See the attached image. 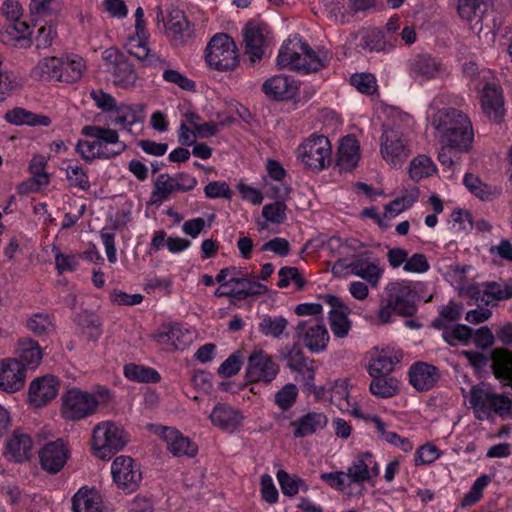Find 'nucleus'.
I'll return each mask as SVG.
<instances>
[{"label":"nucleus","mask_w":512,"mask_h":512,"mask_svg":"<svg viewBox=\"0 0 512 512\" xmlns=\"http://www.w3.org/2000/svg\"><path fill=\"white\" fill-rule=\"evenodd\" d=\"M102 498L95 489L81 488L73 496V512H102Z\"/></svg>","instance_id":"c9c22d12"},{"label":"nucleus","mask_w":512,"mask_h":512,"mask_svg":"<svg viewBox=\"0 0 512 512\" xmlns=\"http://www.w3.org/2000/svg\"><path fill=\"white\" fill-rule=\"evenodd\" d=\"M213 425L226 431H234L240 425V417L237 411L224 404H217L209 415Z\"/></svg>","instance_id":"58836bf2"},{"label":"nucleus","mask_w":512,"mask_h":512,"mask_svg":"<svg viewBox=\"0 0 512 512\" xmlns=\"http://www.w3.org/2000/svg\"><path fill=\"white\" fill-rule=\"evenodd\" d=\"M268 35L269 29L264 23L249 22L244 27L245 54L248 55L251 65L262 59Z\"/></svg>","instance_id":"dca6fc26"},{"label":"nucleus","mask_w":512,"mask_h":512,"mask_svg":"<svg viewBox=\"0 0 512 512\" xmlns=\"http://www.w3.org/2000/svg\"><path fill=\"white\" fill-rule=\"evenodd\" d=\"M279 365L262 350L254 351L248 358L246 378L250 382H272L279 373Z\"/></svg>","instance_id":"2eb2a0df"},{"label":"nucleus","mask_w":512,"mask_h":512,"mask_svg":"<svg viewBox=\"0 0 512 512\" xmlns=\"http://www.w3.org/2000/svg\"><path fill=\"white\" fill-rule=\"evenodd\" d=\"M58 390L59 382L54 376L36 378L29 387V401L35 406H43L56 397Z\"/></svg>","instance_id":"5701e85b"},{"label":"nucleus","mask_w":512,"mask_h":512,"mask_svg":"<svg viewBox=\"0 0 512 512\" xmlns=\"http://www.w3.org/2000/svg\"><path fill=\"white\" fill-rule=\"evenodd\" d=\"M102 58L114 85L122 88L135 85L138 75L133 64L122 52L115 48H108L103 52Z\"/></svg>","instance_id":"9b49d317"},{"label":"nucleus","mask_w":512,"mask_h":512,"mask_svg":"<svg viewBox=\"0 0 512 512\" xmlns=\"http://www.w3.org/2000/svg\"><path fill=\"white\" fill-rule=\"evenodd\" d=\"M373 462V455L369 452L362 453L348 467L346 473L349 484H360L371 480L369 466Z\"/></svg>","instance_id":"ea45409f"},{"label":"nucleus","mask_w":512,"mask_h":512,"mask_svg":"<svg viewBox=\"0 0 512 512\" xmlns=\"http://www.w3.org/2000/svg\"><path fill=\"white\" fill-rule=\"evenodd\" d=\"M30 13L34 17L51 16L59 10L58 0H31Z\"/></svg>","instance_id":"0e129e2a"},{"label":"nucleus","mask_w":512,"mask_h":512,"mask_svg":"<svg viewBox=\"0 0 512 512\" xmlns=\"http://www.w3.org/2000/svg\"><path fill=\"white\" fill-rule=\"evenodd\" d=\"M67 180L72 187L86 191L90 188L89 178L79 165H69L66 169Z\"/></svg>","instance_id":"052dcab7"},{"label":"nucleus","mask_w":512,"mask_h":512,"mask_svg":"<svg viewBox=\"0 0 512 512\" xmlns=\"http://www.w3.org/2000/svg\"><path fill=\"white\" fill-rule=\"evenodd\" d=\"M419 191L417 189L403 195L402 197L392 200L385 205V217H396L403 211L409 209L418 199Z\"/></svg>","instance_id":"603ef678"},{"label":"nucleus","mask_w":512,"mask_h":512,"mask_svg":"<svg viewBox=\"0 0 512 512\" xmlns=\"http://www.w3.org/2000/svg\"><path fill=\"white\" fill-rule=\"evenodd\" d=\"M205 59L213 69L233 70L239 64L238 50L234 40L225 33L214 35L206 47Z\"/></svg>","instance_id":"0eeeda50"},{"label":"nucleus","mask_w":512,"mask_h":512,"mask_svg":"<svg viewBox=\"0 0 512 512\" xmlns=\"http://www.w3.org/2000/svg\"><path fill=\"white\" fill-rule=\"evenodd\" d=\"M166 31L176 41L183 42L191 36V28L184 13L179 9H171L168 14Z\"/></svg>","instance_id":"a19ab883"},{"label":"nucleus","mask_w":512,"mask_h":512,"mask_svg":"<svg viewBox=\"0 0 512 512\" xmlns=\"http://www.w3.org/2000/svg\"><path fill=\"white\" fill-rule=\"evenodd\" d=\"M413 75L425 80L435 79L446 74V67L440 60L430 55H418L410 65Z\"/></svg>","instance_id":"7c9ffc66"},{"label":"nucleus","mask_w":512,"mask_h":512,"mask_svg":"<svg viewBox=\"0 0 512 512\" xmlns=\"http://www.w3.org/2000/svg\"><path fill=\"white\" fill-rule=\"evenodd\" d=\"M489 482L490 477L488 475H481L480 477H478L474 481L469 492L465 494L464 497L462 498L461 506L469 507L477 503L481 499L483 490L485 489V487H487Z\"/></svg>","instance_id":"13d9d810"},{"label":"nucleus","mask_w":512,"mask_h":512,"mask_svg":"<svg viewBox=\"0 0 512 512\" xmlns=\"http://www.w3.org/2000/svg\"><path fill=\"white\" fill-rule=\"evenodd\" d=\"M70 455L69 448L63 439L46 443L39 451L40 465L50 474L60 472Z\"/></svg>","instance_id":"f3484780"},{"label":"nucleus","mask_w":512,"mask_h":512,"mask_svg":"<svg viewBox=\"0 0 512 512\" xmlns=\"http://www.w3.org/2000/svg\"><path fill=\"white\" fill-rule=\"evenodd\" d=\"M98 405L99 401L94 394L71 388L62 396L61 413L67 420H81L94 414Z\"/></svg>","instance_id":"9d476101"},{"label":"nucleus","mask_w":512,"mask_h":512,"mask_svg":"<svg viewBox=\"0 0 512 512\" xmlns=\"http://www.w3.org/2000/svg\"><path fill=\"white\" fill-rule=\"evenodd\" d=\"M287 367L298 374L297 380L302 381L304 386H313L315 370L313 361L309 360L299 350L290 351L287 356Z\"/></svg>","instance_id":"2f4dec72"},{"label":"nucleus","mask_w":512,"mask_h":512,"mask_svg":"<svg viewBox=\"0 0 512 512\" xmlns=\"http://www.w3.org/2000/svg\"><path fill=\"white\" fill-rule=\"evenodd\" d=\"M288 320L283 316L262 315L258 324L259 332L265 337L282 338L287 330Z\"/></svg>","instance_id":"c03bdc74"},{"label":"nucleus","mask_w":512,"mask_h":512,"mask_svg":"<svg viewBox=\"0 0 512 512\" xmlns=\"http://www.w3.org/2000/svg\"><path fill=\"white\" fill-rule=\"evenodd\" d=\"M162 77L164 81L175 84L183 90H195L196 84L193 80L187 78L180 71L169 68L168 65L163 69Z\"/></svg>","instance_id":"680f3d73"},{"label":"nucleus","mask_w":512,"mask_h":512,"mask_svg":"<svg viewBox=\"0 0 512 512\" xmlns=\"http://www.w3.org/2000/svg\"><path fill=\"white\" fill-rule=\"evenodd\" d=\"M488 303L509 299L512 297V286L497 282L484 283Z\"/></svg>","instance_id":"e2e57ef3"},{"label":"nucleus","mask_w":512,"mask_h":512,"mask_svg":"<svg viewBox=\"0 0 512 512\" xmlns=\"http://www.w3.org/2000/svg\"><path fill=\"white\" fill-rule=\"evenodd\" d=\"M360 159L359 142L353 135L345 136L339 145L337 166L340 171H351L356 167Z\"/></svg>","instance_id":"473e14b6"},{"label":"nucleus","mask_w":512,"mask_h":512,"mask_svg":"<svg viewBox=\"0 0 512 512\" xmlns=\"http://www.w3.org/2000/svg\"><path fill=\"white\" fill-rule=\"evenodd\" d=\"M123 372L127 379L134 382L158 383L161 379L155 369L134 363L126 364Z\"/></svg>","instance_id":"49530a36"},{"label":"nucleus","mask_w":512,"mask_h":512,"mask_svg":"<svg viewBox=\"0 0 512 512\" xmlns=\"http://www.w3.org/2000/svg\"><path fill=\"white\" fill-rule=\"evenodd\" d=\"M296 156L305 167L321 171L331 163V143L323 135H312L298 146Z\"/></svg>","instance_id":"6e6552de"},{"label":"nucleus","mask_w":512,"mask_h":512,"mask_svg":"<svg viewBox=\"0 0 512 512\" xmlns=\"http://www.w3.org/2000/svg\"><path fill=\"white\" fill-rule=\"evenodd\" d=\"M324 304L330 307L328 312L329 325L335 337L344 338L351 329V322L348 319V309L340 298L326 294L320 297Z\"/></svg>","instance_id":"6ab92c4d"},{"label":"nucleus","mask_w":512,"mask_h":512,"mask_svg":"<svg viewBox=\"0 0 512 512\" xmlns=\"http://www.w3.org/2000/svg\"><path fill=\"white\" fill-rule=\"evenodd\" d=\"M445 95H437L431 101L427 118L437 132L440 144L454 146L459 152H468L472 147L474 131L469 117L459 109L441 107L446 104Z\"/></svg>","instance_id":"f257e3e1"},{"label":"nucleus","mask_w":512,"mask_h":512,"mask_svg":"<svg viewBox=\"0 0 512 512\" xmlns=\"http://www.w3.org/2000/svg\"><path fill=\"white\" fill-rule=\"evenodd\" d=\"M0 41L16 48L29 47L32 43L29 25L21 20L10 22L0 31Z\"/></svg>","instance_id":"cd10ccee"},{"label":"nucleus","mask_w":512,"mask_h":512,"mask_svg":"<svg viewBox=\"0 0 512 512\" xmlns=\"http://www.w3.org/2000/svg\"><path fill=\"white\" fill-rule=\"evenodd\" d=\"M371 255L372 252L364 251L355 255L350 262L339 259L334 263L332 272L339 274L342 270L349 269L352 275L360 277L372 287H376L383 276L384 269L379 266L376 260H372Z\"/></svg>","instance_id":"1a4fd4ad"},{"label":"nucleus","mask_w":512,"mask_h":512,"mask_svg":"<svg viewBox=\"0 0 512 512\" xmlns=\"http://www.w3.org/2000/svg\"><path fill=\"white\" fill-rule=\"evenodd\" d=\"M439 377L438 368L426 362H416L409 370L410 383L418 391L430 390Z\"/></svg>","instance_id":"bb28decb"},{"label":"nucleus","mask_w":512,"mask_h":512,"mask_svg":"<svg viewBox=\"0 0 512 512\" xmlns=\"http://www.w3.org/2000/svg\"><path fill=\"white\" fill-rule=\"evenodd\" d=\"M380 152L392 167L400 168L409 157L411 150L406 137L393 128H386L381 136Z\"/></svg>","instance_id":"f8f14e48"},{"label":"nucleus","mask_w":512,"mask_h":512,"mask_svg":"<svg viewBox=\"0 0 512 512\" xmlns=\"http://www.w3.org/2000/svg\"><path fill=\"white\" fill-rule=\"evenodd\" d=\"M26 369L16 359H5L0 364V389L14 393L24 386Z\"/></svg>","instance_id":"412c9836"},{"label":"nucleus","mask_w":512,"mask_h":512,"mask_svg":"<svg viewBox=\"0 0 512 512\" xmlns=\"http://www.w3.org/2000/svg\"><path fill=\"white\" fill-rule=\"evenodd\" d=\"M82 135L92 140H79L76 151L85 161L94 159H111L122 154L127 145L120 140L119 132L110 127L86 125L81 130Z\"/></svg>","instance_id":"f03ea898"},{"label":"nucleus","mask_w":512,"mask_h":512,"mask_svg":"<svg viewBox=\"0 0 512 512\" xmlns=\"http://www.w3.org/2000/svg\"><path fill=\"white\" fill-rule=\"evenodd\" d=\"M85 62L82 57L73 55L66 60L61 59V82L73 83L78 81L85 70Z\"/></svg>","instance_id":"de8ad7c7"},{"label":"nucleus","mask_w":512,"mask_h":512,"mask_svg":"<svg viewBox=\"0 0 512 512\" xmlns=\"http://www.w3.org/2000/svg\"><path fill=\"white\" fill-rule=\"evenodd\" d=\"M328 424V417L319 411H310L290 423L295 438L309 437L324 429Z\"/></svg>","instance_id":"b1692460"},{"label":"nucleus","mask_w":512,"mask_h":512,"mask_svg":"<svg viewBox=\"0 0 512 512\" xmlns=\"http://www.w3.org/2000/svg\"><path fill=\"white\" fill-rule=\"evenodd\" d=\"M111 474L117 487L126 493L136 491L142 481L140 466L130 456H118L111 464Z\"/></svg>","instance_id":"4468645a"},{"label":"nucleus","mask_w":512,"mask_h":512,"mask_svg":"<svg viewBox=\"0 0 512 512\" xmlns=\"http://www.w3.org/2000/svg\"><path fill=\"white\" fill-rule=\"evenodd\" d=\"M442 452L432 443H426L420 446L415 453V464L416 465H430L434 463Z\"/></svg>","instance_id":"338daca9"},{"label":"nucleus","mask_w":512,"mask_h":512,"mask_svg":"<svg viewBox=\"0 0 512 512\" xmlns=\"http://www.w3.org/2000/svg\"><path fill=\"white\" fill-rule=\"evenodd\" d=\"M350 82L359 92L366 95H373L377 90L376 78L370 73L353 74Z\"/></svg>","instance_id":"bf43d9fd"},{"label":"nucleus","mask_w":512,"mask_h":512,"mask_svg":"<svg viewBox=\"0 0 512 512\" xmlns=\"http://www.w3.org/2000/svg\"><path fill=\"white\" fill-rule=\"evenodd\" d=\"M128 441V435L123 428L113 422H101L93 429L92 447L95 455L102 460L110 459Z\"/></svg>","instance_id":"423d86ee"},{"label":"nucleus","mask_w":512,"mask_h":512,"mask_svg":"<svg viewBox=\"0 0 512 512\" xmlns=\"http://www.w3.org/2000/svg\"><path fill=\"white\" fill-rule=\"evenodd\" d=\"M296 82L289 76L280 74L267 79L262 85L263 93L270 99L283 101L292 98L297 91Z\"/></svg>","instance_id":"393cba45"},{"label":"nucleus","mask_w":512,"mask_h":512,"mask_svg":"<svg viewBox=\"0 0 512 512\" xmlns=\"http://www.w3.org/2000/svg\"><path fill=\"white\" fill-rule=\"evenodd\" d=\"M279 281L277 286L285 288L293 283L297 290H301L305 285L304 278L300 275L298 268L296 267H282L279 272Z\"/></svg>","instance_id":"4d7b16f0"},{"label":"nucleus","mask_w":512,"mask_h":512,"mask_svg":"<svg viewBox=\"0 0 512 512\" xmlns=\"http://www.w3.org/2000/svg\"><path fill=\"white\" fill-rule=\"evenodd\" d=\"M474 330L467 325L457 324L455 326L444 329L442 332L443 340L450 346H456L458 342L464 344L471 339Z\"/></svg>","instance_id":"864d4df0"},{"label":"nucleus","mask_w":512,"mask_h":512,"mask_svg":"<svg viewBox=\"0 0 512 512\" xmlns=\"http://www.w3.org/2000/svg\"><path fill=\"white\" fill-rule=\"evenodd\" d=\"M28 328L36 335L42 336L49 334L53 331L54 325L49 315L47 314H35L27 323Z\"/></svg>","instance_id":"69168bd1"},{"label":"nucleus","mask_w":512,"mask_h":512,"mask_svg":"<svg viewBox=\"0 0 512 512\" xmlns=\"http://www.w3.org/2000/svg\"><path fill=\"white\" fill-rule=\"evenodd\" d=\"M435 171V164L425 155H419L414 158L409 166V175L414 181H419L425 177L431 176Z\"/></svg>","instance_id":"3c124183"},{"label":"nucleus","mask_w":512,"mask_h":512,"mask_svg":"<svg viewBox=\"0 0 512 512\" xmlns=\"http://www.w3.org/2000/svg\"><path fill=\"white\" fill-rule=\"evenodd\" d=\"M370 392L379 398H390L399 392V380L390 374L370 375Z\"/></svg>","instance_id":"79ce46f5"},{"label":"nucleus","mask_w":512,"mask_h":512,"mask_svg":"<svg viewBox=\"0 0 512 512\" xmlns=\"http://www.w3.org/2000/svg\"><path fill=\"white\" fill-rule=\"evenodd\" d=\"M161 436L167 449L176 457H193L198 451L197 446L188 437L183 436L174 428L164 427Z\"/></svg>","instance_id":"c756f323"},{"label":"nucleus","mask_w":512,"mask_h":512,"mask_svg":"<svg viewBox=\"0 0 512 512\" xmlns=\"http://www.w3.org/2000/svg\"><path fill=\"white\" fill-rule=\"evenodd\" d=\"M153 339L161 344L177 350H184L192 342V333L180 325L162 327L153 335Z\"/></svg>","instance_id":"c85d7f7f"},{"label":"nucleus","mask_w":512,"mask_h":512,"mask_svg":"<svg viewBox=\"0 0 512 512\" xmlns=\"http://www.w3.org/2000/svg\"><path fill=\"white\" fill-rule=\"evenodd\" d=\"M402 357V351L394 347L376 351L368 365L369 375L391 374Z\"/></svg>","instance_id":"a878e982"},{"label":"nucleus","mask_w":512,"mask_h":512,"mask_svg":"<svg viewBox=\"0 0 512 512\" xmlns=\"http://www.w3.org/2000/svg\"><path fill=\"white\" fill-rule=\"evenodd\" d=\"M366 420L374 423L379 437L387 443L400 448L403 452H410L413 449V443L408 438H402L396 432L387 431L386 424L377 415L369 416Z\"/></svg>","instance_id":"a18cd8bd"},{"label":"nucleus","mask_w":512,"mask_h":512,"mask_svg":"<svg viewBox=\"0 0 512 512\" xmlns=\"http://www.w3.org/2000/svg\"><path fill=\"white\" fill-rule=\"evenodd\" d=\"M145 108L146 106L142 103L120 102L108 118L111 124L119 127L120 130L132 133L134 125L142 124L145 121Z\"/></svg>","instance_id":"a211bd4d"},{"label":"nucleus","mask_w":512,"mask_h":512,"mask_svg":"<svg viewBox=\"0 0 512 512\" xmlns=\"http://www.w3.org/2000/svg\"><path fill=\"white\" fill-rule=\"evenodd\" d=\"M463 184L467 190L481 201H492L501 194V189L495 185L487 184L473 173H466Z\"/></svg>","instance_id":"f704fd0d"},{"label":"nucleus","mask_w":512,"mask_h":512,"mask_svg":"<svg viewBox=\"0 0 512 512\" xmlns=\"http://www.w3.org/2000/svg\"><path fill=\"white\" fill-rule=\"evenodd\" d=\"M281 491L285 496L293 497L299 490L308 491V485L298 476H291L283 469H279L276 473Z\"/></svg>","instance_id":"09e8293b"},{"label":"nucleus","mask_w":512,"mask_h":512,"mask_svg":"<svg viewBox=\"0 0 512 512\" xmlns=\"http://www.w3.org/2000/svg\"><path fill=\"white\" fill-rule=\"evenodd\" d=\"M295 336L299 343L312 353L323 352L329 343V333L318 319H308L298 322L295 327Z\"/></svg>","instance_id":"ddd939ff"},{"label":"nucleus","mask_w":512,"mask_h":512,"mask_svg":"<svg viewBox=\"0 0 512 512\" xmlns=\"http://www.w3.org/2000/svg\"><path fill=\"white\" fill-rule=\"evenodd\" d=\"M242 364V353L236 351L219 366L218 374L225 378L232 377L240 371Z\"/></svg>","instance_id":"774afa93"},{"label":"nucleus","mask_w":512,"mask_h":512,"mask_svg":"<svg viewBox=\"0 0 512 512\" xmlns=\"http://www.w3.org/2000/svg\"><path fill=\"white\" fill-rule=\"evenodd\" d=\"M487 9V0H458V13L462 19H481Z\"/></svg>","instance_id":"8fccbe9b"},{"label":"nucleus","mask_w":512,"mask_h":512,"mask_svg":"<svg viewBox=\"0 0 512 512\" xmlns=\"http://www.w3.org/2000/svg\"><path fill=\"white\" fill-rule=\"evenodd\" d=\"M330 57L326 51H314L300 38L286 40L279 49L277 66L304 74L317 72L327 66Z\"/></svg>","instance_id":"7ed1b4c3"},{"label":"nucleus","mask_w":512,"mask_h":512,"mask_svg":"<svg viewBox=\"0 0 512 512\" xmlns=\"http://www.w3.org/2000/svg\"><path fill=\"white\" fill-rule=\"evenodd\" d=\"M416 292L408 281H394L387 284L380 300L378 311L382 323L392 321V314L410 317L417 311Z\"/></svg>","instance_id":"39448f33"},{"label":"nucleus","mask_w":512,"mask_h":512,"mask_svg":"<svg viewBox=\"0 0 512 512\" xmlns=\"http://www.w3.org/2000/svg\"><path fill=\"white\" fill-rule=\"evenodd\" d=\"M19 358L20 359L18 361L23 364L24 368L25 366L35 368L39 365L42 359V352L36 343L29 342L28 344L22 345Z\"/></svg>","instance_id":"6e6d98bb"},{"label":"nucleus","mask_w":512,"mask_h":512,"mask_svg":"<svg viewBox=\"0 0 512 512\" xmlns=\"http://www.w3.org/2000/svg\"><path fill=\"white\" fill-rule=\"evenodd\" d=\"M297 397L298 388L296 385L287 383L275 393L274 402L282 411H287L294 406Z\"/></svg>","instance_id":"5fc2aeb1"},{"label":"nucleus","mask_w":512,"mask_h":512,"mask_svg":"<svg viewBox=\"0 0 512 512\" xmlns=\"http://www.w3.org/2000/svg\"><path fill=\"white\" fill-rule=\"evenodd\" d=\"M480 102L483 113L490 121L500 123L503 120L505 109L500 87L492 83H486L482 88Z\"/></svg>","instance_id":"aec40b11"},{"label":"nucleus","mask_w":512,"mask_h":512,"mask_svg":"<svg viewBox=\"0 0 512 512\" xmlns=\"http://www.w3.org/2000/svg\"><path fill=\"white\" fill-rule=\"evenodd\" d=\"M30 76L37 81H49L52 79L61 81V59L57 57H46L39 60L31 69Z\"/></svg>","instance_id":"4c0bfd02"},{"label":"nucleus","mask_w":512,"mask_h":512,"mask_svg":"<svg viewBox=\"0 0 512 512\" xmlns=\"http://www.w3.org/2000/svg\"><path fill=\"white\" fill-rule=\"evenodd\" d=\"M469 404L476 419L492 420L512 417V400L505 394L495 392L488 384L480 383L469 391Z\"/></svg>","instance_id":"20e7f679"},{"label":"nucleus","mask_w":512,"mask_h":512,"mask_svg":"<svg viewBox=\"0 0 512 512\" xmlns=\"http://www.w3.org/2000/svg\"><path fill=\"white\" fill-rule=\"evenodd\" d=\"M491 361L495 377L505 385L512 386V352L496 348L491 353Z\"/></svg>","instance_id":"72a5a7b5"},{"label":"nucleus","mask_w":512,"mask_h":512,"mask_svg":"<svg viewBox=\"0 0 512 512\" xmlns=\"http://www.w3.org/2000/svg\"><path fill=\"white\" fill-rule=\"evenodd\" d=\"M230 282H234L231 286L232 298L237 300H245L250 296H259L265 294L268 289L260 282L251 280L246 277L232 276Z\"/></svg>","instance_id":"e433bc0d"},{"label":"nucleus","mask_w":512,"mask_h":512,"mask_svg":"<svg viewBox=\"0 0 512 512\" xmlns=\"http://www.w3.org/2000/svg\"><path fill=\"white\" fill-rule=\"evenodd\" d=\"M33 442L29 434L15 430L6 440L4 455L9 461L23 463L32 456Z\"/></svg>","instance_id":"4be33fe9"},{"label":"nucleus","mask_w":512,"mask_h":512,"mask_svg":"<svg viewBox=\"0 0 512 512\" xmlns=\"http://www.w3.org/2000/svg\"><path fill=\"white\" fill-rule=\"evenodd\" d=\"M175 192H178L176 188V181H174L171 175L162 173L154 182L149 203L151 205H161Z\"/></svg>","instance_id":"37998d69"}]
</instances>
